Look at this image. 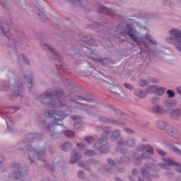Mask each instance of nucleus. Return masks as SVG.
<instances>
[{
  "label": "nucleus",
  "mask_w": 181,
  "mask_h": 181,
  "mask_svg": "<svg viewBox=\"0 0 181 181\" xmlns=\"http://www.w3.org/2000/svg\"><path fill=\"white\" fill-rule=\"evenodd\" d=\"M117 33L129 35L137 45H139V43H145V40H148L151 45H156V42L152 40V37L149 34L146 35L145 38L141 37L139 33H136V31L133 30L129 25H127V28L122 27V25H119L117 28Z\"/></svg>",
  "instance_id": "nucleus-1"
},
{
  "label": "nucleus",
  "mask_w": 181,
  "mask_h": 181,
  "mask_svg": "<svg viewBox=\"0 0 181 181\" xmlns=\"http://www.w3.org/2000/svg\"><path fill=\"white\" fill-rule=\"evenodd\" d=\"M170 37L166 38V41L172 45H176L177 50L181 52V32L177 29L169 31Z\"/></svg>",
  "instance_id": "nucleus-2"
},
{
  "label": "nucleus",
  "mask_w": 181,
  "mask_h": 181,
  "mask_svg": "<svg viewBox=\"0 0 181 181\" xmlns=\"http://www.w3.org/2000/svg\"><path fill=\"white\" fill-rule=\"evenodd\" d=\"M48 117L49 118H55L56 121H58L60 123H54L55 125H62L63 124V122L62 119H64V118H66L67 117L66 115H64L63 112H57L56 110H49L48 111Z\"/></svg>",
  "instance_id": "nucleus-3"
},
{
  "label": "nucleus",
  "mask_w": 181,
  "mask_h": 181,
  "mask_svg": "<svg viewBox=\"0 0 181 181\" xmlns=\"http://www.w3.org/2000/svg\"><path fill=\"white\" fill-rule=\"evenodd\" d=\"M138 151H144V153L141 154L143 159H148L151 157V155L153 153V148L149 145H141L138 147Z\"/></svg>",
  "instance_id": "nucleus-4"
},
{
  "label": "nucleus",
  "mask_w": 181,
  "mask_h": 181,
  "mask_svg": "<svg viewBox=\"0 0 181 181\" xmlns=\"http://www.w3.org/2000/svg\"><path fill=\"white\" fill-rule=\"evenodd\" d=\"M164 166H176L175 170H177V172H179L180 173H181V166L180 164L177 163H175V161L173 160V159H170V158H164Z\"/></svg>",
  "instance_id": "nucleus-5"
},
{
  "label": "nucleus",
  "mask_w": 181,
  "mask_h": 181,
  "mask_svg": "<svg viewBox=\"0 0 181 181\" xmlns=\"http://www.w3.org/2000/svg\"><path fill=\"white\" fill-rule=\"evenodd\" d=\"M169 115L171 119L174 121H177L181 117V111L179 108H174L169 111Z\"/></svg>",
  "instance_id": "nucleus-6"
},
{
  "label": "nucleus",
  "mask_w": 181,
  "mask_h": 181,
  "mask_svg": "<svg viewBox=\"0 0 181 181\" xmlns=\"http://www.w3.org/2000/svg\"><path fill=\"white\" fill-rule=\"evenodd\" d=\"M45 155L44 151H36L35 150H30L29 152V156L31 158L32 157L39 158V156H43Z\"/></svg>",
  "instance_id": "nucleus-7"
},
{
  "label": "nucleus",
  "mask_w": 181,
  "mask_h": 181,
  "mask_svg": "<svg viewBox=\"0 0 181 181\" xmlns=\"http://www.w3.org/2000/svg\"><path fill=\"white\" fill-rule=\"evenodd\" d=\"M152 110L154 111V112H158V114H166V110L162 107L161 106H159V105H154L152 107Z\"/></svg>",
  "instance_id": "nucleus-8"
},
{
  "label": "nucleus",
  "mask_w": 181,
  "mask_h": 181,
  "mask_svg": "<svg viewBox=\"0 0 181 181\" xmlns=\"http://www.w3.org/2000/svg\"><path fill=\"white\" fill-rule=\"evenodd\" d=\"M50 105L53 108H57V107H62L64 105V104L62 103V101L60 99L57 98V99H52Z\"/></svg>",
  "instance_id": "nucleus-9"
},
{
  "label": "nucleus",
  "mask_w": 181,
  "mask_h": 181,
  "mask_svg": "<svg viewBox=\"0 0 181 181\" xmlns=\"http://www.w3.org/2000/svg\"><path fill=\"white\" fill-rule=\"evenodd\" d=\"M168 132L171 136H173L174 138H177L179 136V133L177 131H176V129L173 127H168Z\"/></svg>",
  "instance_id": "nucleus-10"
},
{
  "label": "nucleus",
  "mask_w": 181,
  "mask_h": 181,
  "mask_svg": "<svg viewBox=\"0 0 181 181\" xmlns=\"http://www.w3.org/2000/svg\"><path fill=\"white\" fill-rule=\"evenodd\" d=\"M176 105V101L175 100H165L164 105L167 108H172V107H175Z\"/></svg>",
  "instance_id": "nucleus-11"
},
{
  "label": "nucleus",
  "mask_w": 181,
  "mask_h": 181,
  "mask_svg": "<svg viewBox=\"0 0 181 181\" xmlns=\"http://www.w3.org/2000/svg\"><path fill=\"white\" fill-rule=\"evenodd\" d=\"M157 127L160 129H165L168 127V124L165 122L160 121L157 122Z\"/></svg>",
  "instance_id": "nucleus-12"
},
{
  "label": "nucleus",
  "mask_w": 181,
  "mask_h": 181,
  "mask_svg": "<svg viewBox=\"0 0 181 181\" xmlns=\"http://www.w3.org/2000/svg\"><path fill=\"white\" fill-rule=\"evenodd\" d=\"M166 89L163 87H160V88H156V94L158 95H162L165 93V90Z\"/></svg>",
  "instance_id": "nucleus-13"
},
{
  "label": "nucleus",
  "mask_w": 181,
  "mask_h": 181,
  "mask_svg": "<svg viewBox=\"0 0 181 181\" xmlns=\"http://www.w3.org/2000/svg\"><path fill=\"white\" fill-rule=\"evenodd\" d=\"M80 158H81V156L79 154H74L71 158V163H76V162H77Z\"/></svg>",
  "instance_id": "nucleus-14"
},
{
  "label": "nucleus",
  "mask_w": 181,
  "mask_h": 181,
  "mask_svg": "<svg viewBox=\"0 0 181 181\" xmlns=\"http://www.w3.org/2000/svg\"><path fill=\"white\" fill-rule=\"evenodd\" d=\"M104 141V139H101L100 141H99L98 143H97L95 145V148H97L98 149H99L100 151V152H103L105 153L107 152L106 151H103V146H101V142Z\"/></svg>",
  "instance_id": "nucleus-15"
},
{
  "label": "nucleus",
  "mask_w": 181,
  "mask_h": 181,
  "mask_svg": "<svg viewBox=\"0 0 181 181\" xmlns=\"http://www.w3.org/2000/svg\"><path fill=\"white\" fill-rule=\"evenodd\" d=\"M156 90V86H149L146 88L147 93H155Z\"/></svg>",
  "instance_id": "nucleus-16"
},
{
  "label": "nucleus",
  "mask_w": 181,
  "mask_h": 181,
  "mask_svg": "<svg viewBox=\"0 0 181 181\" xmlns=\"http://www.w3.org/2000/svg\"><path fill=\"white\" fill-rule=\"evenodd\" d=\"M170 149H172V151H174V152H175L176 153H178V155L181 156V151L176 148V146H175V144H172L170 145Z\"/></svg>",
  "instance_id": "nucleus-17"
},
{
  "label": "nucleus",
  "mask_w": 181,
  "mask_h": 181,
  "mask_svg": "<svg viewBox=\"0 0 181 181\" xmlns=\"http://www.w3.org/2000/svg\"><path fill=\"white\" fill-rule=\"evenodd\" d=\"M47 47L50 50V52H52V53L54 54V56L60 57V54H59V52H57L56 49L53 48V47L47 45Z\"/></svg>",
  "instance_id": "nucleus-18"
},
{
  "label": "nucleus",
  "mask_w": 181,
  "mask_h": 181,
  "mask_svg": "<svg viewBox=\"0 0 181 181\" xmlns=\"http://www.w3.org/2000/svg\"><path fill=\"white\" fill-rule=\"evenodd\" d=\"M13 176H15L16 179H21L22 177V173L19 172V169L13 173Z\"/></svg>",
  "instance_id": "nucleus-19"
},
{
  "label": "nucleus",
  "mask_w": 181,
  "mask_h": 181,
  "mask_svg": "<svg viewBox=\"0 0 181 181\" xmlns=\"http://www.w3.org/2000/svg\"><path fill=\"white\" fill-rule=\"evenodd\" d=\"M9 32V27L8 26H4V28H0V33H4L6 35V34Z\"/></svg>",
  "instance_id": "nucleus-20"
},
{
  "label": "nucleus",
  "mask_w": 181,
  "mask_h": 181,
  "mask_svg": "<svg viewBox=\"0 0 181 181\" xmlns=\"http://www.w3.org/2000/svg\"><path fill=\"white\" fill-rule=\"evenodd\" d=\"M64 135H66V136H68V138H71V136H74V132L72 131H65L64 132Z\"/></svg>",
  "instance_id": "nucleus-21"
},
{
  "label": "nucleus",
  "mask_w": 181,
  "mask_h": 181,
  "mask_svg": "<svg viewBox=\"0 0 181 181\" xmlns=\"http://www.w3.org/2000/svg\"><path fill=\"white\" fill-rule=\"evenodd\" d=\"M136 94L138 97H145L146 95V93L144 90H136Z\"/></svg>",
  "instance_id": "nucleus-22"
},
{
  "label": "nucleus",
  "mask_w": 181,
  "mask_h": 181,
  "mask_svg": "<svg viewBox=\"0 0 181 181\" xmlns=\"http://www.w3.org/2000/svg\"><path fill=\"white\" fill-rule=\"evenodd\" d=\"M70 146H71V144H70V143H69V142H66L64 145H62V151H66V149H69V148H70Z\"/></svg>",
  "instance_id": "nucleus-23"
},
{
  "label": "nucleus",
  "mask_w": 181,
  "mask_h": 181,
  "mask_svg": "<svg viewBox=\"0 0 181 181\" xmlns=\"http://www.w3.org/2000/svg\"><path fill=\"white\" fill-rule=\"evenodd\" d=\"M148 84V81H146V80L145 79H141L139 81V86H141V87H145V86H147Z\"/></svg>",
  "instance_id": "nucleus-24"
},
{
  "label": "nucleus",
  "mask_w": 181,
  "mask_h": 181,
  "mask_svg": "<svg viewBox=\"0 0 181 181\" xmlns=\"http://www.w3.org/2000/svg\"><path fill=\"white\" fill-rule=\"evenodd\" d=\"M167 94L170 98L175 97V91L172 90H167Z\"/></svg>",
  "instance_id": "nucleus-25"
},
{
  "label": "nucleus",
  "mask_w": 181,
  "mask_h": 181,
  "mask_svg": "<svg viewBox=\"0 0 181 181\" xmlns=\"http://www.w3.org/2000/svg\"><path fill=\"white\" fill-rule=\"evenodd\" d=\"M85 155H88V156H93V155H94V151H93L91 150H87L85 152Z\"/></svg>",
  "instance_id": "nucleus-26"
},
{
  "label": "nucleus",
  "mask_w": 181,
  "mask_h": 181,
  "mask_svg": "<svg viewBox=\"0 0 181 181\" xmlns=\"http://www.w3.org/2000/svg\"><path fill=\"white\" fill-rule=\"evenodd\" d=\"M124 87H126L128 90H134V87H132L129 83H125L124 84Z\"/></svg>",
  "instance_id": "nucleus-27"
},
{
  "label": "nucleus",
  "mask_w": 181,
  "mask_h": 181,
  "mask_svg": "<svg viewBox=\"0 0 181 181\" xmlns=\"http://www.w3.org/2000/svg\"><path fill=\"white\" fill-rule=\"evenodd\" d=\"M33 77L32 76H30L28 78V84H32V83H33Z\"/></svg>",
  "instance_id": "nucleus-28"
},
{
  "label": "nucleus",
  "mask_w": 181,
  "mask_h": 181,
  "mask_svg": "<svg viewBox=\"0 0 181 181\" xmlns=\"http://www.w3.org/2000/svg\"><path fill=\"white\" fill-rule=\"evenodd\" d=\"M85 140L86 142H91V141H93V138L91 136L85 137Z\"/></svg>",
  "instance_id": "nucleus-29"
},
{
  "label": "nucleus",
  "mask_w": 181,
  "mask_h": 181,
  "mask_svg": "<svg viewBox=\"0 0 181 181\" xmlns=\"http://www.w3.org/2000/svg\"><path fill=\"white\" fill-rule=\"evenodd\" d=\"M158 152L159 155H161V156H163V155H166V153H165V151H163L162 150H158Z\"/></svg>",
  "instance_id": "nucleus-30"
},
{
  "label": "nucleus",
  "mask_w": 181,
  "mask_h": 181,
  "mask_svg": "<svg viewBox=\"0 0 181 181\" xmlns=\"http://www.w3.org/2000/svg\"><path fill=\"white\" fill-rule=\"evenodd\" d=\"M134 145V140H130L128 142V146H132Z\"/></svg>",
  "instance_id": "nucleus-31"
},
{
  "label": "nucleus",
  "mask_w": 181,
  "mask_h": 181,
  "mask_svg": "<svg viewBox=\"0 0 181 181\" xmlns=\"http://www.w3.org/2000/svg\"><path fill=\"white\" fill-rule=\"evenodd\" d=\"M108 163H109V165H111V166H112L114 165V161L111 159H109Z\"/></svg>",
  "instance_id": "nucleus-32"
},
{
  "label": "nucleus",
  "mask_w": 181,
  "mask_h": 181,
  "mask_svg": "<svg viewBox=\"0 0 181 181\" xmlns=\"http://www.w3.org/2000/svg\"><path fill=\"white\" fill-rule=\"evenodd\" d=\"M141 173L143 175H144L146 177V170H142Z\"/></svg>",
  "instance_id": "nucleus-33"
},
{
  "label": "nucleus",
  "mask_w": 181,
  "mask_h": 181,
  "mask_svg": "<svg viewBox=\"0 0 181 181\" xmlns=\"http://www.w3.org/2000/svg\"><path fill=\"white\" fill-rule=\"evenodd\" d=\"M78 175L79 176V177H83V173H82V171H78Z\"/></svg>",
  "instance_id": "nucleus-34"
},
{
  "label": "nucleus",
  "mask_w": 181,
  "mask_h": 181,
  "mask_svg": "<svg viewBox=\"0 0 181 181\" xmlns=\"http://www.w3.org/2000/svg\"><path fill=\"white\" fill-rule=\"evenodd\" d=\"M24 60H25L26 64H29V59H28L26 57H24Z\"/></svg>",
  "instance_id": "nucleus-35"
},
{
  "label": "nucleus",
  "mask_w": 181,
  "mask_h": 181,
  "mask_svg": "<svg viewBox=\"0 0 181 181\" xmlns=\"http://www.w3.org/2000/svg\"><path fill=\"white\" fill-rule=\"evenodd\" d=\"M37 14L39 15L40 16H43L45 15L43 12L37 13Z\"/></svg>",
  "instance_id": "nucleus-36"
},
{
  "label": "nucleus",
  "mask_w": 181,
  "mask_h": 181,
  "mask_svg": "<svg viewBox=\"0 0 181 181\" xmlns=\"http://www.w3.org/2000/svg\"><path fill=\"white\" fill-rule=\"evenodd\" d=\"M177 91L179 94H181V88H177Z\"/></svg>",
  "instance_id": "nucleus-37"
},
{
  "label": "nucleus",
  "mask_w": 181,
  "mask_h": 181,
  "mask_svg": "<svg viewBox=\"0 0 181 181\" xmlns=\"http://www.w3.org/2000/svg\"><path fill=\"white\" fill-rule=\"evenodd\" d=\"M115 135H117V136H118V131H116L113 133V136H115Z\"/></svg>",
  "instance_id": "nucleus-38"
},
{
  "label": "nucleus",
  "mask_w": 181,
  "mask_h": 181,
  "mask_svg": "<svg viewBox=\"0 0 181 181\" xmlns=\"http://www.w3.org/2000/svg\"><path fill=\"white\" fill-rule=\"evenodd\" d=\"M106 10H107V8H104L103 11H102L101 12H105Z\"/></svg>",
  "instance_id": "nucleus-39"
},
{
  "label": "nucleus",
  "mask_w": 181,
  "mask_h": 181,
  "mask_svg": "<svg viewBox=\"0 0 181 181\" xmlns=\"http://www.w3.org/2000/svg\"><path fill=\"white\" fill-rule=\"evenodd\" d=\"M126 131H127V132H131V131H129V129H127Z\"/></svg>",
  "instance_id": "nucleus-40"
},
{
  "label": "nucleus",
  "mask_w": 181,
  "mask_h": 181,
  "mask_svg": "<svg viewBox=\"0 0 181 181\" xmlns=\"http://www.w3.org/2000/svg\"><path fill=\"white\" fill-rule=\"evenodd\" d=\"M135 172H136V170H133V173H135Z\"/></svg>",
  "instance_id": "nucleus-41"
},
{
  "label": "nucleus",
  "mask_w": 181,
  "mask_h": 181,
  "mask_svg": "<svg viewBox=\"0 0 181 181\" xmlns=\"http://www.w3.org/2000/svg\"><path fill=\"white\" fill-rule=\"evenodd\" d=\"M42 97H46V95H42Z\"/></svg>",
  "instance_id": "nucleus-42"
},
{
  "label": "nucleus",
  "mask_w": 181,
  "mask_h": 181,
  "mask_svg": "<svg viewBox=\"0 0 181 181\" xmlns=\"http://www.w3.org/2000/svg\"><path fill=\"white\" fill-rule=\"evenodd\" d=\"M80 98V100H83V98Z\"/></svg>",
  "instance_id": "nucleus-43"
},
{
  "label": "nucleus",
  "mask_w": 181,
  "mask_h": 181,
  "mask_svg": "<svg viewBox=\"0 0 181 181\" xmlns=\"http://www.w3.org/2000/svg\"><path fill=\"white\" fill-rule=\"evenodd\" d=\"M139 181H144V180H141V178H139Z\"/></svg>",
  "instance_id": "nucleus-44"
},
{
  "label": "nucleus",
  "mask_w": 181,
  "mask_h": 181,
  "mask_svg": "<svg viewBox=\"0 0 181 181\" xmlns=\"http://www.w3.org/2000/svg\"><path fill=\"white\" fill-rule=\"evenodd\" d=\"M155 82H156V83H158V81H157V80H156V81H155Z\"/></svg>",
  "instance_id": "nucleus-45"
},
{
  "label": "nucleus",
  "mask_w": 181,
  "mask_h": 181,
  "mask_svg": "<svg viewBox=\"0 0 181 181\" xmlns=\"http://www.w3.org/2000/svg\"><path fill=\"white\" fill-rule=\"evenodd\" d=\"M77 146H80V144H77Z\"/></svg>",
  "instance_id": "nucleus-46"
},
{
  "label": "nucleus",
  "mask_w": 181,
  "mask_h": 181,
  "mask_svg": "<svg viewBox=\"0 0 181 181\" xmlns=\"http://www.w3.org/2000/svg\"><path fill=\"white\" fill-rule=\"evenodd\" d=\"M81 149H83V146H82V147H81Z\"/></svg>",
  "instance_id": "nucleus-47"
},
{
  "label": "nucleus",
  "mask_w": 181,
  "mask_h": 181,
  "mask_svg": "<svg viewBox=\"0 0 181 181\" xmlns=\"http://www.w3.org/2000/svg\"><path fill=\"white\" fill-rule=\"evenodd\" d=\"M13 170H15V168H13Z\"/></svg>",
  "instance_id": "nucleus-48"
}]
</instances>
